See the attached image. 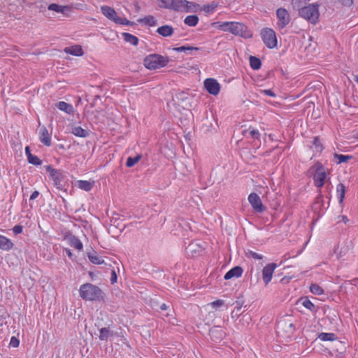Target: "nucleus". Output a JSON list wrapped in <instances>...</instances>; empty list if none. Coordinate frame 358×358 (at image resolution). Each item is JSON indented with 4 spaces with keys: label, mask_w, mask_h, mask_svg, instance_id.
I'll list each match as a JSON object with an SVG mask.
<instances>
[{
    "label": "nucleus",
    "mask_w": 358,
    "mask_h": 358,
    "mask_svg": "<svg viewBox=\"0 0 358 358\" xmlns=\"http://www.w3.org/2000/svg\"><path fill=\"white\" fill-rule=\"evenodd\" d=\"M216 27L222 31H228L235 36L243 38H250L252 36V31L243 23L238 22H217Z\"/></svg>",
    "instance_id": "1"
},
{
    "label": "nucleus",
    "mask_w": 358,
    "mask_h": 358,
    "mask_svg": "<svg viewBox=\"0 0 358 358\" xmlns=\"http://www.w3.org/2000/svg\"><path fill=\"white\" fill-rule=\"evenodd\" d=\"M80 297L86 301H96L101 297V289L92 283L82 285L79 289Z\"/></svg>",
    "instance_id": "2"
},
{
    "label": "nucleus",
    "mask_w": 358,
    "mask_h": 358,
    "mask_svg": "<svg viewBox=\"0 0 358 358\" xmlns=\"http://www.w3.org/2000/svg\"><path fill=\"white\" fill-rule=\"evenodd\" d=\"M169 62V59L168 57L159 54L148 55L143 59L145 67L149 70H155L164 67Z\"/></svg>",
    "instance_id": "3"
},
{
    "label": "nucleus",
    "mask_w": 358,
    "mask_h": 358,
    "mask_svg": "<svg viewBox=\"0 0 358 358\" xmlns=\"http://www.w3.org/2000/svg\"><path fill=\"white\" fill-rule=\"evenodd\" d=\"M319 6L318 3H311L299 9V15L309 22L315 24L319 19Z\"/></svg>",
    "instance_id": "4"
},
{
    "label": "nucleus",
    "mask_w": 358,
    "mask_h": 358,
    "mask_svg": "<svg viewBox=\"0 0 358 358\" xmlns=\"http://www.w3.org/2000/svg\"><path fill=\"white\" fill-rule=\"evenodd\" d=\"M331 188L332 185L331 184L327 185L325 186V189L329 193L326 196V197L329 199L327 206H325L324 196L322 194L321 190H320L318 195L315 198V201L313 204V209L315 211V213H317L318 217L322 216L324 214L326 210L329 207V202L331 200L330 192L331 190Z\"/></svg>",
    "instance_id": "5"
},
{
    "label": "nucleus",
    "mask_w": 358,
    "mask_h": 358,
    "mask_svg": "<svg viewBox=\"0 0 358 358\" xmlns=\"http://www.w3.org/2000/svg\"><path fill=\"white\" fill-rule=\"evenodd\" d=\"M262 39L265 45L273 49L277 46L278 41L275 32L271 28H264L260 32Z\"/></svg>",
    "instance_id": "6"
},
{
    "label": "nucleus",
    "mask_w": 358,
    "mask_h": 358,
    "mask_svg": "<svg viewBox=\"0 0 358 358\" xmlns=\"http://www.w3.org/2000/svg\"><path fill=\"white\" fill-rule=\"evenodd\" d=\"M327 173L324 166L320 163L316 165V170L313 176L314 185L321 190L324 185L327 179Z\"/></svg>",
    "instance_id": "7"
},
{
    "label": "nucleus",
    "mask_w": 358,
    "mask_h": 358,
    "mask_svg": "<svg viewBox=\"0 0 358 358\" xmlns=\"http://www.w3.org/2000/svg\"><path fill=\"white\" fill-rule=\"evenodd\" d=\"M195 4L187 0H170V10L176 12H191Z\"/></svg>",
    "instance_id": "8"
},
{
    "label": "nucleus",
    "mask_w": 358,
    "mask_h": 358,
    "mask_svg": "<svg viewBox=\"0 0 358 358\" xmlns=\"http://www.w3.org/2000/svg\"><path fill=\"white\" fill-rule=\"evenodd\" d=\"M277 27L279 29L285 28L290 22L291 17L289 12L284 8H279L276 10Z\"/></svg>",
    "instance_id": "9"
},
{
    "label": "nucleus",
    "mask_w": 358,
    "mask_h": 358,
    "mask_svg": "<svg viewBox=\"0 0 358 358\" xmlns=\"http://www.w3.org/2000/svg\"><path fill=\"white\" fill-rule=\"evenodd\" d=\"M204 88L210 94L213 96L217 95L221 89L220 84L218 81L212 78H206L203 82Z\"/></svg>",
    "instance_id": "10"
},
{
    "label": "nucleus",
    "mask_w": 358,
    "mask_h": 358,
    "mask_svg": "<svg viewBox=\"0 0 358 358\" xmlns=\"http://www.w3.org/2000/svg\"><path fill=\"white\" fill-rule=\"evenodd\" d=\"M248 201L253 210L257 213H262L264 211L265 208L259 196L255 193L252 192L248 196Z\"/></svg>",
    "instance_id": "11"
},
{
    "label": "nucleus",
    "mask_w": 358,
    "mask_h": 358,
    "mask_svg": "<svg viewBox=\"0 0 358 358\" xmlns=\"http://www.w3.org/2000/svg\"><path fill=\"white\" fill-rule=\"evenodd\" d=\"M45 169L49 173V176L52 180L54 185L56 186L60 185L63 178L62 171L53 168L51 165L45 166Z\"/></svg>",
    "instance_id": "12"
},
{
    "label": "nucleus",
    "mask_w": 358,
    "mask_h": 358,
    "mask_svg": "<svg viewBox=\"0 0 358 358\" xmlns=\"http://www.w3.org/2000/svg\"><path fill=\"white\" fill-rule=\"evenodd\" d=\"M277 268L275 263H270L266 264L262 269V280L266 285H267L272 280L273 274Z\"/></svg>",
    "instance_id": "13"
},
{
    "label": "nucleus",
    "mask_w": 358,
    "mask_h": 358,
    "mask_svg": "<svg viewBox=\"0 0 358 358\" xmlns=\"http://www.w3.org/2000/svg\"><path fill=\"white\" fill-rule=\"evenodd\" d=\"M64 239L67 241L68 244L71 247H72L79 251L83 250V244L81 242V241L78 237H76L75 235L72 234L70 232H67L64 236Z\"/></svg>",
    "instance_id": "14"
},
{
    "label": "nucleus",
    "mask_w": 358,
    "mask_h": 358,
    "mask_svg": "<svg viewBox=\"0 0 358 358\" xmlns=\"http://www.w3.org/2000/svg\"><path fill=\"white\" fill-rule=\"evenodd\" d=\"M38 138L40 141L44 145L47 147H50L51 145V136L45 126L39 128Z\"/></svg>",
    "instance_id": "15"
},
{
    "label": "nucleus",
    "mask_w": 358,
    "mask_h": 358,
    "mask_svg": "<svg viewBox=\"0 0 358 358\" xmlns=\"http://www.w3.org/2000/svg\"><path fill=\"white\" fill-rule=\"evenodd\" d=\"M210 338L214 342H217L223 339L226 334L224 331L220 327H214L210 329L209 332Z\"/></svg>",
    "instance_id": "16"
},
{
    "label": "nucleus",
    "mask_w": 358,
    "mask_h": 358,
    "mask_svg": "<svg viewBox=\"0 0 358 358\" xmlns=\"http://www.w3.org/2000/svg\"><path fill=\"white\" fill-rule=\"evenodd\" d=\"M101 10L105 17L115 22V19L117 17V15L113 8L108 6H102L101 7Z\"/></svg>",
    "instance_id": "17"
},
{
    "label": "nucleus",
    "mask_w": 358,
    "mask_h": 358,
    "mask_svg": "<svg viewBox=\"0 0 358 358\" xmlns=\"http://www.w3.org/2000/svg\"><path fill=\"white\" fill-rule=\"evenodd\" d=\"M243 272V270L241 266H234L225 273L224 278L225 280H229L232 278H239L242 275Z\"/></svg>",
    "instance_id": "18"
},
{
    "label": "nucleus",
    "mask_w": 358,
    "mask_h": 358,
    "mask_svg": "<svg viewBox=\"0 0 358 358\" xmlns=\"http://www.w3.org/2000/svg\"><path fill=\"white\" fill-rule=\"evenodd\" d=\"M64 52L76 57H81L84 55L82 47L79 45L66 47L64 50Z\"/></svg>",
    "instance_id": "19"
},
{
    "label": "nucleus",
    "mask_w": 358,
    "mask_h": 358,
    "mask_svg": "<svg viewBox=\"0 0 358 358\" xmlns=\"http://www.w3.org/2000/svg\"><path fill=\"white\" fill-rule=\"evenodd\" d=\"M14 246L12 241L5 236L0 234V249L3 251H9Z\"/></svg>",
    "instance_id": "20"
},
{
    "label": "nucleus",
    "mask_w": 358,
    "mask_h": 358,
    "mask_svg": "<svg viewBox=\"0 0 358 358\" xmlns=\"http://www.w3.org/2000/svg\"><path fill=\"white\" fill-rule=\"evenodd\" d=\"M174 29L171 25H163L157 28V33L164 37H168L173 35Z\"/></svg>",
    "instance_id": "21"
},
{
    "label": "nucleus",
    "mask_w": 358,
    "mask_h": 358,
    "mask_svg": "<svg viewBox=\"0 0 358 358\" xmlns=\"http://www.w3.org/2000/svg\"><path fill=\"white\" fill-rule=\"evenodd\" d=\"M298 303H301V305L306 308V309L309 310L310 311L313 313H316L317 310V307L313 304V303L308 298V297H301Z\"/></svg>",
    "instance_id": "22"
},
{
    "label": "nucleus",
    "mask_w": 358,
    "mask_h": 358,
    "mask_svg": "<svg viewBox=\"0 0 358 358\" xmlns=\"http://www.w3.org/2000/svg\"><path fill=\"white\" fill-rule=\"evenodd\" d=\"M56 106L59 110L64 111L69 115L73 114L74 111L73 107L71 104L68 103L63 101H59L57 103Z\"/></svg>",
    "instance_id": "23"
},
{
    "label": "nucleus",
    "mask_w": 358,
    "mask_h": 358,
    "mask_svg": "<svg viewBox=\"0 0 358 358\" xmlns=\"http://www.w3.org/2000/svg\"><path fill=\"white\" fill-rule=\"evenodd\" d=\"M71 134H73L76 136L81 138H86L90 135L88 130L85 129L80 126L73 127Z\"/></svg>",
    "instance_id": "24"
},
{
    "label": "nucleus",
    "mask_w": 358,
    "mask_h": 358,
    "mask_svg": "<svg viewBox=\"0 0 358 358\" xmlns=\"http://www.w3.org/2000/svg\"><path fill=\"white\" fill-rule=\"evenodd\" d=\"M122 35L124 41L126 43H128L135 46L138 44L139 40L136 36L127 32L122 33Z\"/></svg>",
    "instance_id": "25"
},
{
    "label": "nucleus",
    "mask_w": 358,
    "mask_h": 358,
    "mask_svg": "<svg viewBox=\"0 0 358 358\" xmlns=\"http://www.w3.org/2000/svg\"><path fill=\"white\" fill-rule=\"evenodd\" d=\"M345 194V187L343 183H339L336 186V195L340 204L343 203Z\"/></svg>",
    "instance_id": "26"
},
{
    "label": "nucleus",
    "mask_w": 358,
    "mask_h": 358,
    "mask_svg": "<svg viewBox=\"0 0 358 358\" xmlns=\"http://www.w3.org/2000/svg\"><path fill=\"white\" fill-rule=\"evenodd\" d=\"M114 332L107 327H103L99 330V339L101 341H107L109 337L114 336Z\"/></svg>",
    "instance_id": "27"
},
{
    "label": "nucleus",
    "mask_w": 358,
    "mask_h": 358,
    "mask_svg": "<svg viewBox=\"0 0 358 358\" xmlns=\"http://www.w3.org/2000/svg\"><path fill=\"white\" fill-rule=\"evenodd\" d=\"M87 257L90 260V262L94 264H97V265H99V264H104V260L103 259L97 255L96 254V252L94 253H88L87 254Z\"/></svg>",
    "instance_id": "28"
},
{
    "label": "nucleus",
    "mask_w": 358,
    "mask_h": 358,
    "mask_svg": "<svg viewBox=\"0 0 358 358\" xmlns=\"http://www.w3.org/2000/svg\"><path fill=\"white\" fill-rule=\"evenodd\" d=\"M198 22L199 17L196 15H187L184 20V23L189 27H195Z\"/></svg>",
    "instance_id": "29"
},
{
    "label": "nucleus",
    "mask_w": 358,
    "mask_h": 358,
    "mask_svg": "<svg viewBox=\"0 0 358 358\" xmlns=\"http://www.w3.org/2000/svg\"><path fill=\"white\" fill-rule=\"evenodd\" d=\"M138 22L150 27H155L157 24L156 19L152 15L145 16V17L138 20Z\"/></svg>",
    "instance_id": "30"
},
{
    "label": "nucleus",
    "mask_w": 358,
    "mask_h": 358,
    "mask_svg": "<svg viewBox=\"0 0 358 358\" xmlns=\"http://www.w3.org/2000/svg\"><path fill=\"white\" fill-rule=\"evenodd\" d=\"M199 50L197 47H194L191 45H182L177 48H174L173 50L178 52H184L186 54L190 53L193 50Z\"/></svg>",
    "instance_id": "31"
},
{
    "label": "nucleus",
    "mask_w": 358,
    "mask_h": 358,
    "mask_svg": "<svg viewBox=\"0 0 358 358\" xmlns=\"http://www.w3.org/2000/svg\"><path fill=\"white\" fill-rule=\"evenodd\" d=\"M313 145L314 147L315 151L317 152L321 153L324 150V146L319 136L314 137Z\"/></svg>",
    "instance_id": "32"
},
{
    "label": "nucleus",
    "mask_w": 358,
    "mask_h": 358,
    "mask_svg": "<svg viewBox=\"0 0 358 358\" xmlns=\"http://www.w3.org/2000/svg\"><path fill=\"white\" fill-rule=\"evenodd\" d=\"M250 65L253 70H258L261 68L262 62L259 58L254 56H250Z\"/></svg>",
    "instance_id": "33"
},
{
    "label": "nucleus",
    "mask_w": 358,
    "mask_h": 358,
    "mask_svg": "<svg viewBox=\"0 0 358 358\" xmlns=\"http://www.w3.org/2000/svg\"><path fill=\"white\" fill-rule=\"evenodd\" d=\"M318 338L322 341H333L336 338L334 333H321Z\"/></svg>",
    "instance_id": "34"
},
{
    "label": "nucleus",
    "mask_w": 358,
    "mask_h": 358,
    "mask_svg": "<svg viewBox=\"0 0 358 358\" xmlns=\"http://www.w3.org/2000/svg\"><path fill=\"white\" fill-rule=\"evenodd\" d=\"M310 291L312 294L315 295H322L324 294L323 289L317 284H311L310 286Z\"/></svg>",
    "instance_id": "35"
},
{
    "label": "nucleus",
    "mask_w": 358,
    "mask_h": 358,
    "mask_svg": "<svg viewBox=\"0 0 358 358\" xmlns=\"http://www.w3.org/2000/svg\"><path fill=\"white\" fill-rule=\"evenodd\" d=\"M65 6H62L57 3H51L48 7L49 10H52L58 13H63L65 10Z\"/></svg>",
    "instance_id": "36"
},
{
    "label": "nucleus",
    "mask_w": 358,
    "mask_h": 358,
    "mask_svg": "<svg viewBox=\"0 0 358 358\" xmlns=\"http://www.w3.org/2000/svg\"><path fill=\"white\" fill-rule=\"evenodd\" d=\"M141 159V155H138L134 157H129L126 162V166L127 167H132L134 166L136 163H138L140 159Z\"/></svg>",
    "instance_id": "37"
},
{
    "label": "nucleus",
    "mask_w": 358,
    "mask_h": 358,
    "mask_svg": "<svg viewBox=\"0 0 358 358\" xmlns=\"http://www.w3.org/2000/svg\"><path fill=\"white\" fill-rule=\"evenodd\" d=\"M78 187L81 189H83L86 192L90 191L92 188V185L91 182L87 180H79L78 182Z\"/></svg>",
    "instance_id": "38"
},
{
    "label": "nucleus",
    "mask_w": 358,
    "mask_h": 358,
    "mask_svg": "<svg viewBox=\"0 0 358 358\" xmlns=\"http://www.w3.org/2000/svg\"><path fill=\"white\" fill-rule=\"evenodd\" d=\"M334 157L338 160V164H341L347 162L348 159L352 158V156L336 153Z\"/></svg>",
    "instance_id": "39"
},
{
    "label": "nucleus",
    "mask_w": 358,
    "mask_h": 358,
    "mask_svg": "<svg viewBox=\"0 0 358 358\" xmlns=\"http://www.w3.org/2000/svg\"><path fill=\"white\" fill-rule=\"evenodd\" d=\"M29 164H31L35 166H40L42 164V161L36 156L32 155L30 156L29 159H27Z\"/></svg>",
    "instance_id": "40"
},
{
    "label": "nucleus",
    "mask_w": 358,
    "mask_h": 358,
    "mask_svg": "<svg viewBox=\"0 0 358 358\" xmlns=\"http://www.w3.org/2000/svg\"><path fill=\"white\" fill-rule=\"evenodd\" d=\"M115 24H121V25H131L133 23L128 20L126 17H120L117 16V17L115 19Z\"/></svg>",
    "instance_id": "41"
},
{
    "label": "nucleus",
    "mask_w": 358,
    "mask_h": 358,
    "mask_svg": "<svg viewBox=\"0 0 358 358\" xmlns=\"http://www.w3.org/2000/svg\"><path fill=\"white\" fill-rule=\"evenodd\" d=\"M157 3L159 8L170 10V0H157Z\"/></svg>",
    "instance_id": "42"
},
{
    "label": "nucleus",
    "mask_w": 358,
    "mask_h": 358,
    "mask_svg": "<svg viewBox=\"0 0 358 358\" xmlns=\"http://www.w3.org/2000/svg\"><path fill=\"white\" fill-rule=\"evenodd\" d=\"M248 256L249 257H252L255 259H262L263 255L259 253H257L256 252L249 250L248 252Z\"/></svg>",
    "instance_id": "43"
},
{
    "label": "nucleus",
    "mask_w": 358,
    "mask_h": 358,
    "mask_svg": "<svg viewBox=\"0 0 358 358\" xmlns=\"http://www.w3.org/2000/svg\"><path fill=\"white\" fill-rule=\"evenodd\" d=\"M260 93L263 95H266V96H271V97H275L276 96V94H275V92L271 90V89H268V90H260Z\"/></svg>",
    "instance_id": "44"
},
{
    "label": "nucleus",
    "mask_w": 358,
    "mask_h": 358,
    "mask_svg": "<svg viewBox=\"0 0 358 358\" xmlns=\"http://www.w3.org/2000/svg\"><path fill=\"white\" fill-rule=\"evenodd\" d=\"M13 232L15 235H18L22 233L23 231V227L20 224H17L13 227L12 229Z\"/></svg>",
    "instance_id": "45"
},
{
    "label": "nucleus",
    "mask_w": 358,
    "mask_h": 358,
    "mask_svg": "<svg viewBox=\"0 0 358 358\" xmlns=\"http://www.w3.org/2000/svg\"><path fill=\"white\" fill-rule=\"evenodd\" d=\"M250 136L254 139H259L260 133L257 129H252L250 131Z\"/></svg>",
    "instance_id": "46"
},
{
    "label": "nucleus",
    "mask_w": 358,
    "mask_h": 358,
    "mask_svg": "<svg viewBox=\"0 0 358 358\" xmlns=\"http://www.w3.org/2000/svg\"><path fill=\"white\" fill-rule=\"evenodd\" d=\"M9 345L13 348H17L20 345V341L15 336H12Z\"/></svg>",
    "instance_id": "47"
},
{
    "label": "nucleus",
    "mask_w": 358,
    "mask_h": 358,
    "mask_svg": "<svg viewBox=\"0 0 358 358\" xmlns=\"http://www.w3.org/2000/svg\"><path fill=\"white\" fill-rule=\"evenodd\" d=\"M224 304V301L222 300V299H218V300H216L215 301H213L211 303H210V306H212V308H217L218 307H220L222 306V305Z\"/></svg>",
    "instance_id": "48"
},
{
    "label": "nucleus",
    "mask_w": 358,
    "mask_h": 358,
    "mask_svg": "<svg viewBox=\"0 0 358 358\" xmlns=\"http://www.w3.org/2000/svg\"><path fill=\"white\" fill-rule=\"evenodd\" d=\"M215 8V5H204L203 10L205 12L210 13V12H213Z\"/></svg>",
    "instance_id": "49"
},
{
    "label": "nucleus",
    "mask_w": 358,
    "mask_h": 358,
    "mask_svg": "<svg viewBox=\"0 0 358 358\" xmlns=\"http://www.w3.org/2000/svg\"><path fill=\"white\" fill-rule=\"evenodd\" d=\"M347 251H348V247L342 248L341 249L340 252L338 253V257L339 259H341L343 257H344Z\"/></svg>",
    "instance_id": "50"
},
{
    "label": "nucleus",
    "mask_w": 358,
    "mask_h": 358,
    "mask_svg": "<svg viewBox=\"0 0 358 358\" xmlns=\"http://www.w3.org/2000/svg\"><path fill=\"white\" fill-rule=\"evenodd\" d=\"M117 279V277L116 273H115V270L113 269L111 271V278H110L111 284H114L115 282H116Z\"/></svg>",
    "instance_id": "51"
},
{
    "label": "nucleus",
    "mask_w": 358,
    "mask_h": 358,
    "mask_svg": "<svg viewBox=\"0 0 358 358\" xmlns=\"http://www.w3.org/2000/svg\"><path fill=\"white\" fill-rule=\"evenodd\" d=\"M339 1L345 6H350L353 3V0H339Z\"/></svg>",
    "instance_id": "52"
},
{
    "label": "nucleus",
    "mask_w": 358,
    "mask_h": 358,
    "mask_svg": "<svg viewBox=\"0 0 358 358\" xmlns=\"http://www.w3.org/2000/svg\"><path fill=\"white\" fill-rule=\"evenodd\" d=\"M195 246H196V245L194 244V243L189 244L188 247L187 248V253H189V252L192 253L193 251H195V250H194V247ZM192 255H193V254H192Z\"/></svg>",
    "instance_id": "53"
},
{
    "label": "nucleus",
    "mask_w": 358,
    "mask_h": 358,
    "mask_svg": "<svg viewBox=\"0 0 358 358\" xmlns=\"http://www.w3.org/2000/svg\"><path fill=\"white\" fill-rule=\"evenodd\" d=\"M38 195H39V192H38V191L35 190V191H34V192L31 193V196H30L29 199H30V200H34V199H36L38 196Z\"/></svg>",
    "instance_id": "54"
},
{
    "label": "nucleus",
    "mask_w": 358,
    "mask_h": 358,
    "mask_svg": "<svg viewBox=\"0 0 358 358\" xmlns=\"http://www.w3.org/2000/svg\"><path fill=\"white\" fill-rule=\"evenodd\" d=\"M25 155L27 157V159H29L30 156H32V154L31 153V150L29 146L25 147Z\"/></svg>",
    "instance_id": "55"
},
{
    "label": "nucleus",
    "mask_w": 358,
    "mask_h": 358,
    "mask_svg": "<svg viewBox=\"0 0 358 358\" xmlns=\"http://www.w3.org/2000/svg\"><path fill=\"white\" fill-rule=\"evenodd\" d=\"M168 308V306L165 303H162L160 306V309L162 310H166Z\"/></svg>",
    "instance_id": "56"
},
{
    "label": "nucleus",
    "mask_w": 358,
    "mask_h": 358,
    "mask_svg": "<svg viewBox=\"0 0 358 358\" xmlns=\"http://www.w3.org/2000/svg\"><path fill=\"white\" fill-rule=\"evenodd\" d=\"M66 254H67V255L69 257H71L72 256V252H71V250H69V249L66 250Z\"/></svg>",
    "instance_id": "57"
},
{
    "label": "nucleus",
    "mask_w": 358,
    "mask_h": 358,
    "mask_svg": "<svg viewBox=\"0 0 358 358\" xmlns=\"http://www.w3.org/2000/svg\"><path fill=\"white\" fill-rule=\"evenodd\" d=\"M343 219H344V222H346V220H348L347 217H345Z\"/></svg>",
    "instance_id": "58"
},
{
    "label": "nucleus",
    "mask_w": 358,
    "mask_h": 358,
    "mask_svg": "<svg viewBox=\"0 0 358 358\" xmlns=\"http://www.w3.org/2000/svg\"><path fill=\"white\" fill-rule=\"evenodd\" d=\"M343 219H344V222H346V220H348L347 217H345Z\"/></svg>",
    "instance_id": "59"
},
{
    "label": "nucleus",
    "mask_w": 358,
    "mask_h": 358,
    "mask_svg": "<svg viewBox=\"0 0 358 358\" xmlns=\"http://www.w3.org/2000/svg\"><path fill=\"white\" fill-rule=\"evenodd\" d=\"M343 219H344V222H346V220H348L347 217H345Z\"/></svg>",
    "instance_id": "60"
},
{
    "label": "nucleus",
    "mask_w": 358,
    "mask_h": 358,
    "mask_svg": "<svg viewBox=\"0 0 358 358\" xmlns=\"http://www.w3.org/2000/svg\"><path fill=\"white\" fill-rule=\"evenodd\" d=\"M357 138H358V133H357Z\"/></svg>",
    "instance_id": "61"
}]
</instances>
